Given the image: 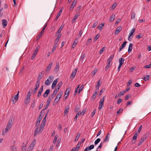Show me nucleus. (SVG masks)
Here are the masks:
<instances>
[{
  "label": "nucleus",
  "instance_id": "nucleus-62",
  "mask_svg": "<svg viewBox=\"0 0 151 151\" xmlns=\"http://www.w3.org/2000/svg\"><path fill=\"white\" fill-rule=\"evenodd\" d=\"M81 7L82 6L81 5L79 6L77 8L76 11L77 12H79L81 9Z\"/></svg>",
  "mask_w": 151,
  "mask_h": 151
},
{
  "label": "nucleus",
  "instance_id": "nucleus-60",
  "mask_svg": "<svg viewBox=\"0 0 151 151\" xmlns=\"http://www.w3.org/2000/svg\"><path fill=\"white\" fill-rule=\"evenodd\" d=\"M13 119L12 118H11L9 119L8 122V124H12Z\"/></svg>",
  "mask_w": 151,
  "mask_h": 151
},
{
  "label": "nucleus",
  "instance_id": "nucleus-24",
  "mask_svg": "<svg viewBox=\"0 0 151 151\" xmlns=\"http://www.w3.org/2000/svg\"><path fill=\"white\" fill-rule=\"evenodd\" d=\"M70 91V88H68L66 90L65 93L66 95H67V96L65 97V99H66L69 94V92Z\"/></svg>",
  "mask_w": 151,
  "mask_h": 151
},
{
  "label": "nucleus",
  "instance_id": "nucleus-56",
  "mask_svg": "<svg viewBox=\"0 0 151 151\" xmlns=\"http://www.w3.org/2000/svg\"><path fill=\"white\" fill-rule=\"evenodd\" d=\"M142 37V34H139V35L136 36V38L137 39H140Z\"/></svg>",
  "mask_w": 151,
  "mask_h": 151
},
{
  "label": "nucleus",
  "instance_id": "nucleus-45",
  "mask_svg": "<svg viewBox=\"0 0 151 151\" xmlns=\"http://www.w3.org/2000/svg\"><path fill=\"white\" fill-rule=\"evenodd\" d=\"M135 14L134 12H133L131 14V18L132 19H134L135 17Z\"/></svg>",
  "mask_w": 151,
  "mask_h": 151
},
{
  "label": "nucleus",
  "instance_id": "nucleus-17",
  "mask_svg": "<svg viewBox=\"0 0 151 151\" xmlns=\"http://www.w3.org/2000/svg\"><path fill=\"white\" fill-rule=\"evenodd\" d=\"M110 135V134L109 133H108L106 136L104 140V142H107L109 141Z\"/></svg>",
  "mask_w": 151,
  "mask_h": 151
},
{
  "label": "nucleus",
  "instance_id": "nucleus-37",
  "mask_svg": "<svg viewBox=\"0 0 151 151\" xmlns=\"http://www.w3.org/2000/svg\"><path fill=\"white\" fill-rule=\"evenodd\" d=\"M94 148V145H90L89 147H87L86 148L88 150H91Z\"/></svg>",
  "mask_w": 151,
  "mask_h": 151
},
{
  "label": "nucleus",
  "instance_id": "nucleus-48",
  "mask_svg": "<svg viewBox=\"0 0 151 151\" xmlns=\"http://www.w3.org/2000/svg\"><path fill=\"white\" fill-rule=\"evenodd\" d=\"M131 97V96L130 95H127L125 98V100H127L129 98Z\"/></svg>",
  "mask_w": 151,
  "mask_h": 151
},
{
  "label": "nucleus",
  "instance_id": "nucleus-32",
  "mask_svg": "<svg viewBox=\"0 0 151 151\" xmlns=\"http://www.w3.org/2000/svg\"><path fill=\"white\" fill-rule=\"evenodd\" d=\"M62 8L61 9V10L60 11V12H59V13L57 15L56 17V18H55L57 20L58 19V18H59V16H60V15H61V13L62 12Z\"/></svg>",
  "mask_w": 151,
  "mask_h": 151
},
{
  "label": "nucleus",
  "instance_id": "nucleus-2",
  "mask_svg": "<svg viewBox=\"0 0 151 151\" xmlns=\"http://www.w3.org/2000/svg\"><path fill=\"white\" fill-rule=\"evenodd\" d=\"M53 77L52 76H50L48 77V79L45 82V84L46 85H49L52 81Z\"/></svg>",
  "mask_w": 151,
  "mask_h": 151
},
{
  "label": "nucleus",
  "instance_id": "nucleus-55",
  "mask_svg": "<svg viewBox=\"0 0 151 151\" xmlns=\"http://www.w3.org/2000/svg\"><path fill=\"white\" fill-rule=\"evenodd\" d=\"M57 47V46L54 45L51 51L52 53L54 52V51L55 50Z\"/></svg>",
  "mask_w": 151,
  "mask_h": 151
},
{
  "label": "nucleus",
  "instance_id": "nucleus-53",
  "mask_svg": "<svg viewBox=\"0 0 151 151\" xmlns=\"http://www.w3.org/2000/svg\"><path fill=\"white\" fill-rule=\"evenodd\" d=\"M42 34L40 33L37 37V40H38L42 36Z\"/></svg>",
  "mask_w": 151,
  "mask_h": 151
},
{
  "label": "nucleus",
  "instance_id": "nucleus-31",
  "mask_svg": "<svg viewBox=\"0 0 151 151\" xmlns=\"http://www.w3.org/2000/svg\"><path fill=\"white\" fill-rule=\"evenodd\" d=\"M63 27L64 25L63 24H62L58 29L57 33H60L63 29Z\"/></svg>",
  "mask_w": 151,
  "mask_h": 151
},
{
  "label": "nucleus",
  "instance_id": "nucleus-15",
  "mask_svg": "<svg viewBox=\"0 0 151 151\" xmlns=\"http://www.w3.org/2000/svg\"><path fill=\"white\" fill-rule=\"evenodd\" d=\"M53 63L52 62H51L49 65L47 66V68L46 70V71H49L51 68L52 66V65Z\"/></svg>",
  "mask_w": 151,
  "mask_h": 151
},
{
  "label": "nucleus",
  "instance_id": "nucleus-33",
  "mask_svg": "<svg viewBox=\"0 0 151 151\" xmlns=\"http://www.w3.org/2000/svg\"><path fill=\"white\" fill-rule=\"evenodd\" d=\"M39 47V46H38V47L36 48L35 49V51H34V53L33 54V55H34L36 56L38 51L39 50V48H38V47Z\"/></svg>",
  "mask_w": 151,
  "mask_h": 151
},
{
  "label": "nucleus",
  "instance_id": "nucleus-12",
  "mask_svg": "<svg viewBox=\"0 0 151 151\" xmlns=\"http://www.w3.org/2000/svg\"><path fill=\"white\" fill-rule=\"evenodd\" d=\"M58 81V79L57 78L53 82L52 85V89H53L55 87L57 82Z\"/></svg>",
  "mask_w": 151,
  "mask_h": 151
},
{
  "label": "nucleus",
  "instance_id": "nucleus-46",
  "mask_svg": "<svg viewBox=\"0 0 151 151\" xmlns=\"http://www.w3.org/2000/svg\"><path fill=\"white\" fill-rule=\"evenodd\" d=\"M92 41V40L91 38L88 39L86 42V45H88L91 43Z\"/></svg>",
  "mask_w": 151,
  "mask_h": 151
},
{
  "label": "nucleus",
  "instance_id": "nucleus-59",
  "mask_svg": "<svg viewBox=\"0 0 151 151\" xmlns=\"http://www.w3.org/2000/svg\"><path fill=\"white\" fill-rule=\"evenodd\" d=\"M79 109V107L78 105L76 106V108L75 109V111L76 112H77Z\"/></svg>",
  "mask_w": 151,
  "mask_h": 151
},
{
  "label": "nucleus",
  "instance_id": "nucleus-30",
  "mask_svg": "<svg viewBox=\"0 0 151 151\" xmlns=\"http://www.w3.org/2000/svg\"><path fill=\"white\" fill-rule=\"evenodd\" d=\"M80 133H78L76 136L74 141L75 142H76L79 139L80 136Z\"/></svg>",
  "mask_w": 151,
  "mask_h": 151
},
{
  "label": "nucleus",
  "instance_id": "nucleus-42",
  "mask_svg": "<svg viewBox=\"0 0 151 151\" xmlns=\"http://www.w3.org/2000/svg\"><path fill=\"white\" fill-rule=\"evenodd\" d=\"M58 136L57 135H55V138L54 139V140H53V143L55 144L56 143V141L57 140V139H58Z\"/></svg>",
  "mask_w": 151,
  "mask_h": 151
},
{
  "label": "nucleus",
  "instance_id": "nucleus-34",
  "mask_svg": "<svg viewBox=\"0 0 151 151\" xmlns=\"http://www.w3.org/2000/svg\"><path fill=\"white\" fill-rule=\"evenodd\" d=\"M85 85H82L79 88L78 91V93H79L82 90L83 88Z\"/></svg>",
  "mask_w": 151,
  "mask_h": 151
},
{
  "label": "nucleus",
  "instance_id": "nucleus-64",
  "mask_svg": "<svg viewBox=\"0 0 151 151\" xmlns=\"http://www.w3.org/2000/svg\"><path fill=\"white\" fill-rule=\"evenodd\" d=\"M145 68H151V62L150 64L148 65H146L145 66Z\"/></svg>",
  "mask_w": 151,
  "mask_h": 151
},
{
  "label": "nucleus",
  "instance_id": "nucleus-41",
  "mask_svg": "<svg viewBox=\"0 0 151 151\" xmlns=\"http://www.w3.org/2000/svg\"><path fill=\"white\" fill-rule=\"evenodd\" d=\"M101 139L100 138H98L94 142V144L95 145H97L100 141Z\"/></svg>",
  "mask_w": 151,
  "mask_h": 151
},
{
  "label": "nucleus",
  "instance_id": "nucleus-14",
  "mask_svg": "<svg viewBox=\"0 0 151 151\" xmlns=\"http://www.w3.org/2000/svg\"><path fill=\"white\" fill-rule=\"evenodd\" d=\"M59 63H57L56 64V65L55 68L54 70V72L55 73H57L58 71L59 70Z\"/></svg>",
  "mask_w": 151,
  "mask_h": 151
},
{
  "label": "nucleus",
  "instance_id": "nucleus-20",
  "mask_svg": "<svg viewBox=\"0 0 151 151\" xmlns=\"http://www.w3.org/2000/svg\"><path fill=\"white\" fill-rule=\"evenodd\" d=\"M78 42V40L77 38L75 39L73 44L72 45V47L73 48L74 47L76 46V45Z\"/></svg>",
  "mask_w": 151,
  "mask_h": 151
},
{
  "label": "nucleus",
  "instance_id": "nucleus-28",
  "mask_svg": "<svg viewBox=\"0 0 151 151\" xmlns=\"http://www.w3.org/2000/svg\"><path fill=\"white\" fill-rule=\"evenodd\" d=\"M41 120H40V119H37L35 125L36 127H39Z\"/></svg>",
  "mask_w": 151,
  "mask_h": 151
},
{
  "label": "nucleus",
  "instance_id": "nucleus-35",
  "mask_svg": "<svg viewBox=\"0 0 151 151\" xmlns=\"http://www.w3.org/2000/svg\"><path fill=\"white\" fill-rule=\"evenodd\" d=\"M86 111V110L85 109H84L82 110V111L81 112L80 111L79 112H78V113H79V115L81 114L82 115H83L85 113Z\"/></svg>",
  "mask_w": 151,
  "mask_h": 151
},
{
  "label": "nucleus",
  "instance_id": "nucleus-3",
  "mask_svg": "<svg viewBox=\"0 0 151 151\" xmlns=\"http://www.w3.org/2000/svg\"><path fill=\"white\" fill-rule=\"evenodd\" d=\"M147 136L146 134L144 135L140 139L139 141L138 144V146L141 145L147 138Z\"/></svg>",
  "mask_w": 151,
  "mask_h": 151
},
{
  "label": "nucleus",
  "instance_id": "nucleus-27",
  "mask_svg": "<svg viewBox=\"0 0 151 151\" xmlns=\"http://www.w3.org/2000/svg\"><path fill=\"white\" fill-rule=\"evenodd\" d=\"M135 29L134 28H133L130 31V32L129 35L130 36H132L134 33L135 32Z\"/></svg>",
  "mask_w": 151,
  "mask_h": 151
},
{
  "label": "nucleus",
  "instance_id": "nucleus-1",
  "mask_svg": "<svg viewBox=\"0 0 151 151\" xmlns=\"http://www.w3.org/2000/svg\"><path fill=\"white\" fill-rule=\"evenodd\" d=\"M36 139H35L31 143L29 147L28 148L27 150V145L23 143L22 147V151H32L36 143Z\"/></svg>",
  "mask_w": 151,
  "mask_h": 151
},
{
  "label": "nucleus",
  "instance_id": "nucleus-9",
  "mask_svg": "<svg viewBox=\"0 0 151 151\" xmlns=\"http://www.w3.org/2000/svg\"><path fill=\"white\" fill-rule=\"evenodd\" d=\"M104 97H103V98L102 99H101L99 101V109H101L102 108L103 105L104 103Z\"/></svg>",
  "mask_w": 151,
  "mask_h": 151
},
{
  "label": "nucleus",
  "instance_id": "nucleus-40",
  "mask_svg": "<svg viewBox=\"0 0 151 151\" xmlns=\"http://www.w3.org/2000/svg\"><path fill=\"white\" fill-rule=\"evenodd\" d=\"M137 136H138V134H137V133H136L134 136H133V137H132V139L134 140H136L137 139Z\"/></svg>",
  "mask_w": 151,
  "mask_h": 151
},
{
  "label": "nucleus",
  "instance_id": "nucleus-5",
  "mask_svg": "<svg viewBox=\"0 0 151 151\" xmlns=\"http://www.w3.org/2000/svg\"><path fill=\"white\" fill-rule=\"evenodd\" d=\"M42 131V130L40 129L39 127H36V128L35 131L34 136L35 137L38 134H40Z\"/></svg>",
  "mask_w": 151,
  "mask_h": 151
},
{
  "label": "nucleus",
  "instance_id": "nucleus-22",
  "mask_svg": "<svg viewBox=\"0 0 151 151\" xmlns=\"http://www.w3.org/2000/svg\"><path fill=\"white\" fill-rule=\"evenodd\" d=\"M124 59L123 58H120L119 59V64L121 65H122L124 63Z\"/></svg>",
  "mask_w": 151,
  "mask_h": 151
},
{
  "label": "nucleus",
  "instance_id": "nucleus-50",
  "mask_svg": "<svg viewBox=\"0 0 151 151\" xmlns=\"http://www.w3.org/2000/svg\"><path fill=\"white\" fill-rule=\"evenodd\" d=\"M99 35H97L94 37L93 41L94 42H95L98 39L99 37Z\"/></svg>",
  "mask_w": 151,
  "mask_h": 151
},
{
  "label": "nucleus",
  "instance_id": "nucleus-43",
  "mask_svg": "<svg viewBox=\"0 0 151 151\" xmlns=\"http://www.w3.org/2000/svg\"><path fill=\"white\" fill-rule=\"evenodd\" d=\"M43 113H44V111H43V110H42L41 111V112H40V114L39 115V116L38 117L37 119H40V120L42 119V115L41 114Z\"/></svg>",
  "mask_w": 151,
  "mask_h": 151
},
{
  "label": "nucleus",
  "instance_id": "nucleus-39",
  "mask_svg": "<svg viewBox=\"0 0 151 151\" xmlns=\"http://www.w3.org/2000/svg\"><path fill=\"white\" fill-rule=\"evenodd\" d=\"M104 24L101 23V24H100L99 25V26L98 27V28L100 30H101L103 27H104Z\"/></svg>",
  "mask_w": 151,
  "mask_h": 151
},
{
  "label": "nucleus",
  "instance_id": "nucleus-47",
  "mask_svg": "<svg viewBox=\"0 0 151 151\" xmlns=\"http://www.w3.org/2000/svg\"><path fill=\"white\" fill-rule=\"evenodd\" d=\"M127 43V42L126 41L124 42L122 44L121 47H123V48H124V47H125Z\"/></svg>",
  "mask_w": 151,
  "mask_h": 151
},
{
  "label": "nucleus",
  "instance_id": "nucleus-21",
  "mask_svg": "<svg viewBox=\"0 0 151 151\" xmlns=\"http://www.w3.org/2000/svg\"><path fill=\"white\" fill-rule=\"evenodd\" d=\"M54 98H52L51 96H49L47 100V103L50 104L52 101V99Z\"/></svg>",
  "mask_w": 151,
  "mask_h": 151
},
{
  "label": "nucleus",
  "instance_id": "nucleus-44",
  "mask_svg": "<svg viewBox=\"0 0 151 151\" xmlns=\"http://www.w3.org/2000/svg\"><path fill=\"white\" fill-rule=\"evenodd\" d=\"M150 77V76L149 75H147L145 76L144 77V78L143 79L145 81H146L148 80Z\"/></svg>",
  "mask_w": 151,
  "mask_h": 151
},
{
  "label": "nucleus",
  "instance_id": "nucleus-29",
  "mask_svg": "<svg viewBox=\"0 0 151 151\" xmlns=\"http://www.w3.org/2000/svg\"><path fill=\"white\" fill-rule=\"evenodd\" d=\"M115 17V15H114V14L112 15L109 19V22H112L113 21Z\"/></svg>",
  "mask_w": 151,
  "mask_h": 151
},
{
  "label": "nucleus",
  "instance_id": "nucleus-6",
  "mask_svg": "<svg viewBox=\"0 0 151 151\" xmlns=\"http://www.w3.org/2000/svg\"><path fill=\"white\" fill-rule=\"evenodd\" d=\"M63 94V91H60L57 95V96L56 97L55 99V100L54 102H55V101H56V102L58 101H59L60 98L62 96V95Z\"/></svg>",
  "mask_w": 151,
  "mask_h": 151
},
{
  "label": "nucleus",
  "instance_id": "nucleus-54",
  "mask_svg": "<svg viewBox=\"0 0 151 151\" xmlns=\"http://www.w3.org/2000/svg\"><path fill=\"white\" fill-rule=\"evenodd\" d=\"M123 111V109H119L118 110V111L117 112V113L118 114H119L120 113L122 112Z\"/></svg>",
  "mask_w": 151,
  "mask_h": 151
},
{
  "label": "nucleus",
  "instance_id": "nucleus-26",
  "mask_svg": "<svg viewBox=\"0 0 151 151\" xmlns=\"http://www.w3.org/2000/svg\"><path fill=\"white\" fill-rule=\"evenodd\" d=\"M77 2V0H74L72 3L71 6V8L72 9H73L75 6L76 3Z\"/></svg>",
  "mask_w": 151,
  "mask_h": 151
},
{
  "label": "nucleus",
  "instance_id": "nucleus-51",
  "mask_svg": "<svg viewBox=\"0 0 151 151\" xmlns=\"http://www.w3.org/2000/svg\"><path fill=\"white\" fill-rule=\"evenodd\" d=\"M85 56L86 55L85 54L81 55V58L80 59V61H82L83 60V59L85 58Z\"/></svg>",
  "mask_w": 151,
  "mask_h": 151
},
{
  "label": "nucleus",
  "instance_id": "nucleus-49",
  "mask_svg": "<svg viewBox=\"0 0 151 151\" xmlns=\"http://www.w3.org/2000/svg\"><path fill=\"white\" fill-rule=\"evenodd\" d=\"M62 84L63 82H60L59 83L57 86V87H58L57 88H59V89L62 86Z\"/></svg>",
  "mask_w": 151,
  "mask_h": 151
},
{
  "label": "nucleus",
  "instance_id": "nucleus-19",
  "mask_svg": "<svg viewBox=\"0 0 151 151\" xmlns=\"http://www.w3.org/2000/svg\"><path fill=\"white\" fill-rule=\"evenodd\" d=\"M69 109V106H65V111L64 112V114L65 115H66L67 113H68V111Z\"/></svg>",
  "mask_w": 151,
  "mask_h": 151
},
{
  "label": "nucleus",
  "instance_id": "nucleus-16",
  "mask_svg": "<svg viewBox=\"0 0 151 151\" xmlns=\"http://www.w3.org/2000/svg\"><path fill=\"white\" fill-rule=\"evenodd\" d=\"M122 29L121 26H119L117 27L114 32L115 34H118L121 30Z\"/></svg>",
  "mask_w": 151,
  "mask_h": 151
},
{
  "label": "nucleus",
  "instance_id": "nucleus-4",
  "mask_svg": "<svg viewBox=\"0 0 151 151\" xmlns=\"http://www.w3.org/2000/svg\"><path fill=\"white\" fill-rule=\"evenodd\" d=\"M77 70V68H75L73 70L71 74L70 77V79H71V80H72L74 79Z\"/></svg>",
  "mask_w": 151,
  "mask_h": 151
},
{
  "label": "nucleus",
  "instance_id": "nucleus-52",
  "mask_svg": "<svg viewBox=\"0 0 151 151\" xmlns=\"http://www.w3.org/2000/svg\"><path fill=\"white\" fill-rule=\"evenodd\" d=\"M81 142H79L76 146V148L78 150L81 146Z\"/></svg>",
  "mask_w": 151,
  "mask_h": 151
},
{
  "label": "nucleus",
  "instance_id": "nucleus-38",
  "mask_svg": "<svg viewBox=\"0 0 151 151\" xmlns=\"http://www.w3.org/2000/svg\"><path fill=\"white\" fill-rule=\"evenodd\" d=\"M45 126V124L41 122L40 126V127H39V128L43 130V128Z\"/></svg>",
  "mask_w": 151,
  "mask_h": 151
},
{
  "label": "nucleus",
  "instance_id": "nucleus-57",
  "mask_svg": "<svg viewBox=\"0 0 151 151\" xmlns=\"http://www.w3.org/2000/svg\"><path fill=\"white\" fill-rule=\"evenodd\" d=\"M96 112V109H94L93 112H92V115H91V117H93L94 115V114H95Z\"/></svg>",
  "mask_w": 151,
  "mask_h": 151
},
{
  "label": "nucleus",
  "instance_id": "nucleus-8",
  "mask_svg": "<svg viewBox=\"0 0 151 151\" xmlns=\"http://www.w3.org/2000/svg\"><path fill=\"white\" fill-rule=\"evenodd\" d=\"M30 92H29L26 96V98L25 101V103L27 104L28 103L30 99V95L29 94Z\"/></svg>",
  "mask_w": 151,
  "mask_h": 151
},
{
  "label": "nucleus",
  "instance_id": "nucleus-11",
  "mask_svg": "<svg viewBox=\"0 0 151 151\" xmlns=\"http://www.w3.org/2000/svg\"><path fill=\"white\" fill-rule=\"evenodd\" d=\"M59 90V88H55V89L54 90L53 93L52 94L51 96L52 98H54L55 97V96L57 92Z\"/></svg>",
  "mask_w": 151,
  "mask_h": 151
},
{
  "label": "nucleus",
  "instance_id": "nucleus-23",
  "mask_svg": "<svg viewBox=\"0 0 151 151\" xmlns=\"http://www.w3.org/2000/svg\"><path fill=\"white\" fill-rule=\"evenodd\" d=\"M70 91V88H68L66 90L65 93L66 95H67V96L65 97V99H66L69 94V92Z\"/></svg>",
  "mask_w": 151,
  "mask_h": 151
},
{
  "label": "nucleus",
  "instance_id": "nucleus-13",
  "mask_svg": "<svg viewBox=\"0 0 151 151\" xmlns=\"http://www.w3.org/2000/svg\"><path fill=\"white\" fill-rule=\"evenodd\" d=\"M2 25L4 28H5L7 25V22L5 19H3L2 21Z\"/></svg>",
  "mask_w": 151,
  "mask_h": 151
},
{
  "label": "nucleus",
  "instance_id": "nucleus-7",
  "mask_svg": "<svg viewBox=\"0 0 151 151\" xmlns=\"http://www.w3.org/2000/svg\"><path fill=\"white\" fill-rule=\"evenodd\" d=\"M19 91H18V93L16 95H15L14 96L12 99V101L13 102V103L14 104L16 102L17 100L18 99H19Z\"/></svg>",
  "mask_w": 151,
  "mask_h": 151
},
{
  "label": "nucleus",
  "instance_id": "nucleus-10",
  "mask_svg": "<svg viewBox=\"0 0 151 151\" xmlns=\"http://www.w3.org/2000/svg\"><path fill=\"white\" fill-rule=\"evenodd\" d=\"M50 89H47V90L44 94L43 95V96L44 98H46L48 96V95L50 93Z\"/></svg>",
  "mask_w": 151,
  "mask_h": 151
},
{
  "label": "nucleus",
  "instance_id": "nucleus-18",
  "mask_svg": "<svg viewBox=\"0 0 151 151\" xmlns=\"http://www.w3.org/2000/svg\"><path fill=\"white\" fill-rule=\"evenodd\" d=\"M43 75L44 74L43 73V71H42L41 73H40L37 79V81H40L42 77L43 76Z\"/></svg>",
  "mask_w": 151,
  "mask_h": 151
},
{
  "label": "nucleus",
  "instance_id": "nucleus-61",
  "mask_svg": "<svg viewBox=\"0 0 151 151\" xmlns=\"http://www.w3.org/2000/svg\"><path fill=\"white\" fill-rule=\"evenodd\" d=\"M100 80H99L98 81L97 85L96 86V88H99V87L100 86V85L101 83H100Z\"/></svg>",
  "mask_w": 151,
  "mask_h": 151
},
{
  "label": "nucleus",
  "instance_id": "nucleus-25",
  "mask_svg": "<svg viewBox=\"0 0 151 151\" xmlns=\"http://www.w3.org/2000/svg\"><path fill=\"white\" fill-rule=\"evenodd\" d=\"M133 44L131 43H130L128 47V52H130L132 51V49Z\"/></svg>",
  "mask_w": 151,
  "mask_h": 151
},
{
  "label": "nucleus",
  "instance_id": "nucleus-58",
  "mask_svg": "<svg viewBox=\"0 0 151 151\" xmlns=\"http://www.w3.org/2000/svg\"><path fill=\"white\" fill-rule=\"evenodd\" d=\"M105 47H104L101 50H100V51L99 52V53L100 54H101L103 53L104 50H105Z\"/></svg>",
  "mask_w": 151,
  "mask_h": 151
},
{
  "label": "nucleus",
  "instance_id": "nucleus-36",
  "mask_svg": "<svg viewBox=\"0 0 151 151\" xmlns=\"http://www.w3.org/2000/svg\"><path fill=\"white\" fill-rule=\"evenodd\" d=\"M79 16L80 14L79 13H77L73 17V20H75L77 19L78 18V17Z\"/></svg>",
  "mask_w": 151,
  "mask_h": 151
},
{
  "label": "nucleus",
  "instance_id": "nucleus-63",
  "mask_svg": "<svg viewBox=\"0 0 151 151\" xmlns=\"http://www.w3.org/2000/svg\"><path fill=\"white\" fill-rule=\"evenodd\" d=\"M116 6V3H114L111 6V8L112 9H114Z\"/></svg>",
  "mask_w": 151,
  "mask_h": 151
}]
</instances>
